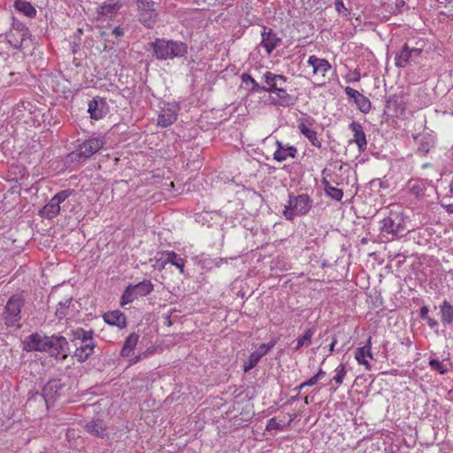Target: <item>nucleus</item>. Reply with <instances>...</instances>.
Wrapping results in <instances>:
<instances>
[{
  "instance_id": "1",
  "label": "nucleus",
  "mask_w": 453,
  "mask_h": 453,
  "mask_svg": "<svg viewBox=\"0 0 453 453\" xmlns=\"http://www.w3.org/2000/svg\"><path fill=\"white\" fill-rule=\"evenodd\" d=\"M70 342L75 347L73 357L80 363L86 362L94 353L96 346L93 338L94 331L77 327L68 334Z\"/></svg>"
},
{
  "instance_id": "2",
  "label": "nucleus",
  "mask_w": 453,
  "mask_h": 453,
  "mask_svg": "<svg viewBox=\"0 0 453 453\" xmlns=\"http://www.w3.org/2000/svg\"><path fill=\"white\" fill-rule=\"evenodd\" d=\"M152 55L158 60L182 58L188 54V45L181 41L156 38L149 43Z\"/></svg>"
},
{
  "instance_id": "3",
  "label": "nucleus",
  "mask_w": 453,
  "mask_h": 453,
  "mask_svg": "<svg viewBox=\"0 0 453 453\" xmlns=\"http://www.w3.org/2000/svg\"><path fill=\"white\" fill-rule=\"evenodd\" d=\"M313 204L312 199L307 194L288 195V203L282 211L287 220H293L296 217L305 216L309 213Z\"/></svg>"
},
{
  "instance_id": "4",
  "label": "nucleus",
  "mask_w": 453,
  "mask_h": 453,
  "mask_svg": "<svg viewBox=\"0 0 453 453\" xmlns=\"http://www.w3.org/2000/svg\"><path fill=\"white\" fill-rule=\"evenodd\" d=\"M24 305L25 300L21 295H12L8 299L3 313L4 324L7 326H20L21 309Z\"/></svg>"
},
{
  "instance_id": "5",
  "label": "nucleus",
  "mask_w": 453,
  "mask_h": 453,
  "mask_svg": "<svg viewBox=\"0 0 453 453\" xmlns=\"http://www.w3.org/2000/svg\"><path fill=\"white\" fill-rule=\"evenodd\" d=\"M45 342V352L56 359L64 361L69 354V342L60 334L47 335Z\"/></svg>"
},
{
  "instance_id": "6",
  "label": "nucleus",
  "mask_w": 453,
  "mask_h": 453,
  "mask_svg": "<svg viewBox=\"0 0 453 453\" xmlns=\"http://www.w3.org/2000/svg\"><path fill=\"white\" fill-rule=\"evenodd\" d=\"M406 193L418 202H425L434 190L432 181L426 179H411L405 188Z\"/></svg>"
},
{
  "instance_id": "7",
  "label": "nucleus",
  "mask_w": 453,
  "mask_h": 453,
  "mask_svg": "<svg viewBox=\"0 0 453 453\" xmlns=\"http://www.w3.org/2000/svg\"><path fill=\"white\" fill-rule=\"evenodd\" d=\"M381 233L391 235V239L403 237L406 232L403 218L397 212L390 211L389 215L381 220Z\"/></svg>"
},
{
  "instance_id": "8",
  "label": "nucleus",
  "mask_w": 453,
  "mask_h": 453,
  "mask_svg": "<svg viewBox=\"0 0 453 453\" xmlns=\"http://www.w3.org/2000/svg\"><path fill=\"white\" fill-rule=\"evenodd\" d=\"M154 289V285L150 280H144L135 285H128L120 299L121 306L134 302L135 299L141 296H146L150 295Z\"/></svg>"
},
{
  "instance_id": "9",
  "label": "nucleus",
  "mask_w": 453,
  "mask_h": 453,
  "mask_svg": "<svg viewBox=\"0 0 453 453\" xmlns=\"http://www.w3.org/2000/svg\"><path fill=\"white\" fill-rule=\"evenodd\" d=\"M74 192L73 189H64L57 193L48 203H46L40 211L39 215L44 219H53L57 217L61 210L60 204L64 203Z\"/></svg>"
},
{
  "instance_id": "10",
  "label": "nucleus",
  "mask_w": 453,
  "mask_h": 453,
  "mask_svg": "<svg viewBox=\"0 0 453 453\" xmlns=\"http://www.w3.org/2000/svg\"><path fill=\"white\" fill-rule=\"evenodd\" d=\"M66 384L61 379H51L42 388V396L47 407L65 395Z\"/></svg>"
},
{
  "instance_id": "11",
  "label": "nucleus",
  "mask_w": 453,
  "mask_h": 453,
  "mask_svg": "<svg viewBox=\"0 0 453 453\" xmlns=\"http://www.w3.org/2000/svg\"><path fill=\"white\" fill-rule=\"evenodd\" d=\"M104 145V140L103 137H92L79 144L76 151L71 155L79 158H88L102 149Z\"/></svg>"
},
{
  "instance_id": "12",
  "label": "nucleus",
  "mask_w": 453,
  "mask_h": 453,
  "mask_svg": "<svg viewBox=\"0 0 453 453\" xmlns=\"http://www.w3.org/2000/svg\"><path fill=\"white\" fill-rule=\"evenodd\" d=\"M28 35L29 30L25 24L13 18L12 27L10 32L6 34L9 43L15 49H20Z\"/></svg>"
},
{
  "instance_id": "13",
  "label": "nucleus",
  "mask_w": 453,
  "mask_h": 453,
  "mask_svg": "<svg viewBox=\"0 0 453 453\" xmlns=\"http://www.w3.org/2000/svg\"><path fill=\"white\" fill-rule=\"evenodd\" d=\"M422 52V50L415 47H409L407 43H404L399 52L395 57V64L397 67H406L412 61H415Z\"/></svg>"
},
{
  "instance_id": "14",
  "label": "nucleus",
  "mask_w": 453,
  "mask_h": 453,
  "mask_svg": "<svg viewBox=\"0 0 453 453\" xmlns=\"http://www.w3.org/2000/svg\"><path fill=\"white\" fill-rule=\"evenodd\" d=\"M315 120L311 117L302 118L299 119L297 128L309 140L311 145L320 149L322 143L317 137V132L312 129Z\"/></svg>"
},
{
  "instance_id": "15",
  "label": "nucleus",
  "mask_w": 453,
  "mask_h": 453,
  "mask_svg": "<svg viewBox=\"0 0 453 453\" xmlns=\"http://www.w3.org/2000/svg\"><path fill=\"white\" fill-rule=\"evenodd\" d=\"M179 110L180 107L175 103L165 104L157 117V126L167 127L173 125L177 120Z\"/></svg>"
},
{
  "instance_id": "16",
  "label": "nucleus",
  "mask_w": 453,
  "mask_h": 453,
  "mask_svg": "<svg viewBox=\"0 0 453 453\" xmlns=\"http://www.w3.org/2000/svg\"><path fill=\"white\" fill-rule=\"evenodd\" d=\"M47 335L40 333H34L23 341V349L27 352L39 351L45 352V342Z\"/></svg>"
},
{
  "instance_id": "17",
  "label": "nucleus",
  "mask_w": 453,
  "mask_h": 453,
  "mask_svg": "<svg viewBox=\"0 0 453 453\" xmlns=\"http://www.w3.org/2000/svg\"><path fill=\"white\" fill-rule=\"evenodd\" d=\"M108 111L109 105L104 98L96 96L88 102V112L92 119H101Z\"/></svg>"
},
{
  "instance_id": "18",
  "label": "nucleus",
  "mask_w": 453,
  "mask_h": 453,
  "mask_svg": "<svg viewBox=\"0 0 453 453\" xmlns=\"http://www.w3.org/2000/svg\"><path fill=\"white\" fill-rule=\"evenodd\" d=\"M163 257L157 260L160 263V268H164L166 264H171L179 269L180 273H184L185 259L174 251H165Z\"/></svg>"
},
{
  "instance_id": "19",
  "label": "nucleus",
  "mask_w": 453,
  "mask_h": 453,
  "mask_svg": "<svg viewBox=\"0 0 453 453\" xmlns=\"http://www.w3.org/2000/svg\"><path fill=\"white\" fill-rule=\"evenodd\" d=\"M261 45L265 49L267 54H270L280 42V38L273 32L272 28L263 27Z\"/></svg>"
},
{
  "instance_id": "20",
  "label": "nucleus",
  "mask_w": 453,
  "mask_h": 453,
  "mask_svg": "<svg viewBox=\"0 0 453 453\" xmlns=\"http://www.w3.org/2000/svg\"><path fill=\"white\" fill-rule=\"evenodd\" d=\"M349 128L353 132V141L357 144L359 152H364L367 147L366 136L363 127L357 121H352Z\"/></svg>"
},
{
  "instance_id": "21",
  "label": "nucleus",
  "mask_w": 453,
  "mask_h": 453,
  "mask_svg": "<svg viewBox=\"0 0 453 453\" xmlns=\"http://www.w3.org/2000/svg\"><path fill=\"white\" fill-rule=\"evenodd\" d=\"M273 93H274L277 98H273V104L288 107L292 106L296 103L297 98L287 92L284 87L277 88Z\"/></svg>"
},
{
  "instance_id": "22",
  "label": "nucleus",
  "mask_w": 453,
  "mask_h": 453,
  "mask_svg": "<svg viewBox=\"0 0 453 453\" xmlns=\"http://www.w3.org/2000/svg\"><path fill=\"white\" fill-rule=\"evenodd\" d=\"M418 143L417 152L421 155H426L434 146V136L430 134H418L414 137Z\"/></svg>"
},
{
  "instance_id": "23",
  "label": "nucleus",
  "mask_w": 453,
  "mask_h": 453,
  "mask_svg": "<svg viewBox=\"0 0 453 453\" xmlns=\"http://www.w3.org/2000/svg\"><path fill=\"white\" fill-rule=\"evenodd\" d=\"M371 337L367 340V342L365 346L357 348L355 351V358L359 365H363L365 366L367 371L371 370V365L366 359V357L372 358V354L371 352Z\"/></svg>"
},
{
  "instance_id": "24",
  "label": "nucleus",
  "mask_w": 453,
  "mask_h": 453,
  "mask_svg": "<svg viewBox=\"0 0 453 453\" xmlns=\"http://www.w3.org/2000/svg\"><path fill=\"white\" fill-rule=\"evenodd\" d=\"M307 64L313 68V74L321 73L322 76L332 68L330 63L325 58H317L314 55L309 57Z\"/></svg>"
},
{
  "instance_id": "25",
  "label": "nucleus",
  "mask_w": 453,
  "mask_h": 453,
  "mask_svg": "<svg viewBox=\"0 0 453 453\" xmlns=\"http://www.w3.org/2000/svg\"><path fill=\"white\" fill-rule=\"evenodd\" d=\"M85 430L92 435L104 438L107 435V426L103 419H92L85 425Z\"/></svg>"
},
{
  "instance_id": "26",
  "label": "nucleus",
  "mask_w": 453,
  "mask_h": 453,
  "mask_svg": "<svg viewBox=\"0 0 453 453\" xmlns=\"http://www.w3.org/2000/svg\"><path fill=\"white\" fill-rule=\"evenodd\" d=\"M263 81L266 85L262 86V92L273 93L277 88V81H287V77L272 72H266L263 75Z\"/></svg>"
},
{
  "instance_id": "27",
  "label": "nucleus",
  "mask_w": 453,
  "mask_h": 453,
  "mask_svg": "<svg viewBox=\"0 0 453 453\" xmlns=\"http://www.w3.org/2000/svg\"><path fill=\"white\" fill-rule=\"evenodd\" d=\"M139 20L141 23H142L146 27H152L157 20V12H156L154 6L149 8H139Z\"/></svg>"
},
{
  "instance_id": "28",
  "label": "nucleus",
  "mask_w": 453,
  "mask_h": 453,
  "mask_svg": "<svg viewBox=\"0 0 453 453\" xmlns=\"http://www.w3.org/2000/svg\"><path fill=\"white\" fill-rule=\"evenodd\" d=\"M104 320L111 326H116L119 328H124L127 326V319L125 314L119 311L115 310L112 311L106 312L104 315Z\"/></svg>"
},
{
  "instance_id": "29",
  "label": "nucleus",
  "mask_w": 453,
  "mask_h": 453,
  "mask_svg": "<svg viewBox=\"0 0 453 453\" xmlns=\"http://www.w3.org/2000/svg\"><path fill=\"white\" fill-rule=\"evenodd\" d=\"M73 301V297L70 296L58 302L55 312V315L58 320H61L69 315V310L74 307Z\"/></svg>"
},
{
  "instance_id": "30",
  "label": "nucleus",
  "mask_w": 453,
  "mask_h": 453,
  "mask_svg": "<svg viewBox=\"0 0 453 453\" xmlns=\"http://www.w3.org/2000/svg\"><path fill=\"white\" fill-rule=\"evenodd\" d=\"M139 340V334L136 333L130 334L125 340L120 355L122 357H129Z\"/></svg>"
},
{
  "instance_id": "31",
  "label": "nucleus",
  "mask_w": 453,
  "mask_h": 453,
  "mask_svg": "<svg viewBox=\"0 0 453 453\" xmlns=\"http://www.w3.org/2000/svg\"><path fill=\"white\" fill-rule=\"evenodd\" d=\"M325 375L326 372H324L321 368L319 369L318 372L315 375H313L308 380L303 382L298 387L294 388V391H296V394L295 396L292 397V400L294 401L297 399L303 388L314 386L315 384H317L319 380L322 379Z\"/></svg>"
},
{
  "instance_id": "32",
  "label": "nucleus",
  "mask_w": 453,
  "mask_h": 453,
  "mask_svg": "<svg viewBox=\"0 0 453 453\" xmlns=\"http://www.w3.org/2000/svg\"><path fill=\"white\" fill-rule=\"evenodd\" d=\"M440 311L441 314V322L444 325H450L453 323V305L444 300L440 305Z\"/></svg>"
},
{
  "instance_id": "33",
  "label": "nucleus",
  "mask_w": 453,
  "mask_h": 453,
  "mask_svg": "<svg viewBox=\"0 0 453 453\" xmlns=\"http://www.w3.org/2000/svg\"><path fill=\"white\" fill-rule=\"evenodd\" d=\"M386 107L388 110H393L395 115L403 114L405 111L403 99L397 96H389L387 100Z\"/></svg>"
},
{
  "instance_id": "34",
  "label": "nucleus",
  "mask_w": 453,
  "mask_h": 453,
  "mask_svg": "<svg viewBox=\"0 0 453 453\" xmlns=\"http://www.w3.org/2000/svg\"><path fill=\"white\" fill-rule=\"evenodd\" d=\"M14 7L17 11L30 18L36 14V10L27 0H15Z\"/></svg>"
},
{
  "instance_id": "35",
  "label": "nucleus",
  "mask_w": 453,
  "mask_h": 453,
  "mask_svg": "<svg viewBox=\"0 0 453 453\" xmlns=\"http://www.w3.org/2000/svg\"><path fill=\"white\" fill-rule=\"evenodd\" d=\"M297 149L295 146H287L285 150H276L273 154V159L278 162L285 161L288 157H296Z\"/></svg>"
},
{
  "instance_id": "36",
  "label": "nucleus",
  "mask_w": 453,
  "mask_h": 453,
  "mask_svg": "<svg viewBox=\"0 0 453 453\" xmlns=\"http://www.w3.org/2000/svg\"><path fill=\"white\" fill-rule=\"evenodd\" d=\"M314 334L313 328H308L302 337L296 340V345L293 348L294 351L299 350L303 345H309L311 342V338Z\"/></svg>"
},
{
  "instance_id": "37",
  "label": "nucleus",
  "mask_w": 453,
  "mask_h": 453,
  "mask_svg": "<svg viewBox=\"0 0 453 453\" xmlns=\"http://www.w3.org/2000/svg\"><path fill=\"white\" fill-rule=\"evenodd\" d=\"M293 418L289 416V419L287 424L281 423L277 420V418H272L267 421V425L265 427L266 431L271 430H284L285 427L289 426Z\"/></svg>"
},
{
  "instance_id": "38",
  "label": "nucleus",
  "mask_w": 453,
  "mask_h": 453,
  "mask_svg": "<svg viewBox=\"0 0 453 453\" xmlns=\"http://www.w3.org/2000/svg\"><path fill=\"white\" fill-rule=\"evenodd\" d=\"M428 312V308L426 306H422L419 310V317L421 319L426 321L428 326L431 329H435L439 326V322L436 319L429 317Z\"/></svg>"
},
{
  "instance_id": "39",
  "label": "nucleus",
  "mask_w": 453,
  "mask_h": 453,
  "mask_svg": "<svg viewBox=\"0 0 453 453\" xmlns=\"http://www.w3.org/2000/svg\"><path fill=\"white\" fill-rule=\"evenodd\" d=\"M355 104L359 111L365 114L368 113L372 108L371 101L363 94L357 98Z\"/></svg>"
},
{
  "instance_id": "40",
  "label": "nucleus",
  "mask_w": 453,
  "mask_h": 453,
  "mask_svg": "<svg viewBox=\"0 0 453 453\" xmlns=\"http://www.w3.org/2000/svg\"><path fill=\"white\" fill-rule=\"evenodd\" d=\"M242 82L244 83H248V82H250V84L252 85L251 88H250V91L252 92H262V86H260L255 79H253L251 77V75L248 74V73H243L242 76Z\"/></svg>"
},
{
  "instance_id": "41",
  "label": "nucleus",
  "mask_w": 453,
  "mask_h": 453,
  "mask_svg": "<svg viewBox=\"0 0 453 453\" xmlns=\"http://www.w3.org/2000/svg\"><path fill=\"white\" fill-rule=\"evenodd\" d=\"M226 263H227V260L226 258H222V257H216L213 259L208 258V259H204L203 261V266L210 268V269L212 268V266L220 267L222 265L226 264Z\"/></svg>"
},
{
  "instance_id": "42",
  "label": "nucleus",
  "mask_w": 453,
  "mask_h": 453,
  "mask_svg": "<svg viewBox=\"0 0 453 453\" xmlns=\"http://www.w3.org/2000/svg\"><path fill=\"white\" fill-rule=\"evenodd\" d=\"M259 360H260V358L258 357V355H256L254 352H252L250 355L248 361L245 362L243 365V371L245 372H249L250 370H251L257 365Z\"/></svg>"
},
{
  "instance_id": "43",
  "label": "nucleus",
  "mask_w": 453,
  "mask_h": 453,
  "mask_svg": "<svg viewBox=\"0 0 453 453\" xmlns=\"http://www.w3.org/2000/svg\"><path fill=\"white\" fill-rule=\"evenodd\" d=\"M275 345V342H270L269 343L261 344L254 353L258 355V357L261 359L262 357L267 354L269 350H271Z\"/></svg>"
},
{
  "instance_id": "44",
  "label": "nucleus",
  "mask_w": 453,
  "mask_h": 453,
  "mask_svg": "<svg viewBox=\"0 0 453 453\" xmlns=\"http://www.w3.org/2000/svg\"><path fill=\"white\" fill-rule=\"evenodd\" d=\"M336 374L334 376V380L338 384L341 385L343 382L344 377L346 375V370L345 365L343 364H341L336 369H335Z\"/></svg>"
},
{
  "instance_id": "45",
  "label": "nucleus",
  "mask_w": 453,
  "mask_h": 453,
  "mask_svg": "<svg viewBox=\"0 0 453 453\" xmlns=\"http://www.w3.org/2000/svg\"><path fill=\"white\" fill-rule=\"evenodd\" d=\"M429 365L433 370L439 372L441 374L448 372V369L438 359H430Z\"/></svg>"
},
{
  "instance_id": "46",
  "label": "nucleus",
  "mask_w": 453,
  "mask_h": 453,
  "mask_svg": "<svg viewBox=\"0 0 453 453\" xmlns=\"http://www.w3.org/2000/svg\"><path fill=\"white\" fill-rule=\"evenodd\" d=\"M326 195L330 196L332 199L335 201H341L343 197V191L335 187H332L328 191L326 192Z\"/></svg>"
},
{
  "instance_id": "47",
  "label": "nucleus",
  "mask_w": 453,
  "mask_h": 453,
  "mask_svg": "<svg viewBox=\"0 0 453 453\" xmlns=\"http://www.w3.org/2000/svg\"><path fill=\"white\" fill-rule=\"evenodd\" d=\"M110 7H111V5L110 4L104 3L103 4H101L99 6L98 12L100 14L106 15V16H112L115 13L113 11H111V8H110Z\"/></svg>"
},
{
  "instance_id": "48",
  "label": "nucleus",
  "mask_w": 453,
  "mask_h": 453,
  "mask_svg": "<svg viewBox=\"0 0 453 453\" xmlns=\"http://www.w3.org/2000/svg\"><path fill=\"white\" fill-rule=\"evenodd\" d=\"M345 94L351 99H353L354 103L357 100V98L362 95L361 93H359L357 90L350 88V87H346L345 89Z\"/></svg>"
},
{
  "instance_id": "49",
  "label": "nucleus",
  "mask_w": 453,
  "mask_h": 453,
  "mask_svg": "<svg viewBox=\"0 0 453 453\" xmlns=\"http://www.w3.org/2000/svg\"><path fill=\"white\" fill-rule=\"evenodd\" d=\"M334 6L335 10L339 13H342L343 15H347L349 13L348 9L345 7L342 0H335Z\"/></svg>"
},
{
  "instance_id": "50",
  "label": "nucleus",
  "mask_w": 453,
  "mask_h": 453,
  "mask_svg": "<svg viewBox=\"0 0 453 453\" xmlns=\"http://www.w3.org/2000/svg\"><path fill=\"white\" fill-rule=\"evenodd\" d=\"M138 7L143 8V7H153L155 5V3L151 0H137Z\"/></svg>"
},
{
  "instance_id": "51",
  "label": "nucleus",
  "mask_w": 453,
  "mask_h": 453,
  "mask_svg": "<svg viewBox=\"0 0 453 453\" xmlns=\"http://www.w3.org/2000/svg\"><path fill=\"white\" fill-rule=\"evenodd\" d=\"M112 34L116 36V37H121L123 35H124V29L120 27H116L113 30H112Z\"/></svg>"
},
{
  "instance_id": "52",
  "label": "nucleus",
  "mask_w": 453,
  "mask_h": 453,
  "mask_svg": "<svg viewBox=\"0 0 453 453\" xmlns=\"http://www.w3.org/2000/svg\"><path fill=\"white\" fill-rule=\"evenodd\" d=\"M321 184L323 185L325 193L329 190L333 186L330 184V182L326 179L323 178L321 180Z\"/></svg>"
},
{
  "instance_id": "53",
  "label": "nucleus",
  "mask_w": 453,
  "mask_h": 453,
  "mask_svg": "<svg viewBox=\"0 0 453 453\" xmlns=\"http://www.w3.org/2000/svg\"><path fill=\"white\" fill-rule=\"evenodd\" d=\"M441 205L446 210L448 213L453 214V203H441Z\"/></svg>"
},
{
  "instance_id": "54",
  "label": "nucleus",
  "mask_w": 453,
  "mask_h": 453,
  "mask_svg": "<svg viewBox=\"0 0 453 453\" xmlns=\"http://www.w3.org/2000/svg\"><path fill=\"white\" fill-rule=\"evenodd\" d=\"M110 4L111 5V11H113L114 13H116V12L118 10H119L121 8V6H122V4L119 1H117V2H115L113 4Z\"/></svg>"
},
{
  "instance_id": "55",
  "label": "nucleus",
  "mask_w": 453,
  "mask_h": 453,
  "mask_svg": "<svg viewBox=\"0 0 453 453\" xmlns=\"http://www.w3.org/2000/svg\"><path fill=\"white\" fill-rule=\"evenodd\" d=\"M337 343V340L335 337H334L331 344L329 345V353L331 354L334 350V347Z\"/></svg>"
},
{
  "instance_id": "56",
  "label": "nucleus",
  "mask_w": 453,
  "mask_h": 453,
  "mask_svg": "<svg viewBox=\"0 0 453 453\" xmlns=\"http://www.w3.org/2000/svg\"><path fill=\"white\" fill-rule=\"evenodd\" d=\"M354 74H355L354 78L352 80H349V81H356V82L359 81H360V73L358 72L355 71Z\"/></svg>"
},
{
  "instance_id": "57",
  "label": "nucleus",
  "mask_w": 453,
  "mask_h": 453,
  "mask_svg": "<svg viewBox=\"0 0 453 453\" xmlns=\"http://www.w3.org/2000/svg\"><path fill=\"white\" fill-rule=\"evenodd\" d=\"M276 144L278 147L277 150H285L286 149V147H283L282 143L279 141H277Z\"/></svg>"
},
{
  "instance_id": "58",
  "label": "nucleus",
  "mask_w": 453,
  "mask_h": 453,
  "mask_svg": "<svg viewBox=\"0 0 453 453\" xmlns=\"http://www.w3.org/2000/svg\"><path fill=\"white\" fill-rule=\"evenodd\" d=\"M287 81H277V88L284 87Z\"/></svg>"
},
{
  "instance_id": "59",
  "label": "nucleus",
  "mask_w": 453,
  "mask_h": 453,
  "mask_svg": "<svg viewBox=\"0 0 453 453\" xmlns=\"http://www.w3.org/2000/svg\"><path fill=\"white\" fill-rule=\"evenodd\" d=\"M166 323L168 326H170L172 323H171V319H170V316H167L166 318Z\"/></svg>"
},
{
  "instance_id": "60",
  "label": "nucleus",
  "mask_w": 453,
  "mask_h": 453,
  "mask_svg": "<svg viewBox=\"0 0 453 453\" xmlns=\"http://www.w3.org/2000/svg\"><path fill=\"white\" fill-rule=\"evenodd\" d=\"M139 360V357H136L134 359V363L137 362Z\"/></svg>"
},
{
  "instance_id": "61",
  "label": "nucleus",
  "mask_w": 453,
  "mask_h": 453,
  "mask_svg": "<svg viewBox=\"0 0 453 453\" xmlns=\"http://www.w3.org/2000/svg\"><path fill=\"white\" fill-rule=\"evenodd\" d=\"M304 402H305V403H309V401H308V397H307V396L304 398Z\"/></svg>"
}]
</instances>
